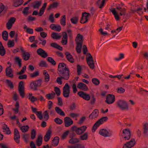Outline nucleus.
<instances>
[{
    "mask_svg": "<svg viewBox=\"0 0 148 148\" xmlns=\"http://www.w3.org/2000/svg\"><path fill=\"white\" fill-rule=\"evenodd\" d=\"M88 138V133L87 132H85L79 136V139L82 140H87Z\"/></svg>",
    "mask_w": 148,
    "mask_h": 148,
    "instance_id": "nucleus-37",
    "label": "nucleus"
},
{
    "mask_svg": "<svg viewBox=\"0 0 148 148\" xmlns=\"http://www.w3.org/2000/svg\"><path fill=\"white\" fill-rule=\"evenodd\" d=\"M20 50L21 51L22 53V55L23 59L25 61L28 60L30 56V55L29 52H25L22 47L20 48Z\"/></svg>",
    "mask_w": 148,
    "mask_h": 148,
    "instance_id": "nucleus-13",
    "label": "nucleus"
},
{
    "mask_svg": "<svg viewBox=\"0 0 148 148\" xmlns=\"http://www.w3.org/2000/svg\"><path fill=\"white\" fill-rule=\"evenodd\" d=\"M59 137L57 136L55 137L52 140V146L55 147L57 146L59 143Z\"/></svg>",
    "mask_w": 148,
    "mask_h": 148,
    "instance_id": "nucleus-27",
    "label": "nucleus"
},
{
    "mask_svg": "<svg viewBox=\"0 0 148 148\" xmlns=\"http://www.w3.org/2000/svg\"><path fill=\"white\" fill-rule=\"evenodd\" d=\"M54 122L57 124L61 125L63 123V121L58 118H55L54 120Z\"/></svg>",
    "mask_w": 148,
    "mask_h": 148,
    "instance_id": "nucleus-54",
    "label": "nucleus"
},
{
    "mask_svg": "<svg viewBox=\"0 0 148 148\" xmlns=\"http://www.w3.org/2000/svg\"><path fill=\"white\" fill-rule=\"evenodd\" d=\"M42 136L41 135L38 136L37 139L36 141V145L38 146H40L42 144Z\"/></svg>",
    "mask_w": 148,
    "mask_h": 148,
    "instance_id": "nucleus-25",
    "label": "nucleus"
},
{
    "mask_svg": "<svg viewBox=\"0 0 148 148\" xmlns=\"http://www.w3.org/2000/svg\"><path fill=\"white\" fill-rule=\"evenodd\" d=\"M77 46L76 48V50L78 53H80L81 51V49L82 47V42L83 41V36L80 34H77L76 39Z\"/></svg>",
    "mask_w": 148,
    "mask_h": 148,
    "instance_id": "nucleus-1",
    "label": "nucleus"
},
{
    "mask_svg": "<svg viewBox=\"0 0 148 148\" xmlns=\"http://www.w3.org/2000/svg\"><path fill=\"white\" fill-rule=\"evenodd\" d=\"M14 139L15 142L18 144L20 143V135L18 130L16 128L14 130Z\"/></svg>",
    "mask_w": 148,
    "mask_h": 148,
    "instance_id": "nucleus-12",
    "label": "nucleus"
},
{
    "mask_svg": "<svg viewBox=\"0 0 148 148\" xmlns=\"http://www.w3.org/2000/svg\"><path fill=\"white\" fill-rule=\"evenodd\" d=\"M54 91L55 92V94H56L57 96H59L60 95L61 91L60 89L59 88L55 87H54Z\"/></svg>",
    "mask_w": 148,
    "mask_h": 148,
    "instance_id": "nucleus-52",
    "label": "nucleus"
},
{
    "mask_svg": "<svg viewBox=\"0 0 148 148\" xmlns=\"http://www.w3.org/2000/svg\"><path fill=\"white\" fill-rule=\"evenodd\" d=\"M6 81L7 84L8 86L11 88L13 89L14 88V85L13 83L11 81L8 79H6Z\"/></svg>",
    "mask_w": 148,
    "mask_h": 148,
    "instance_id": "nucleus-51",
    "label": "nucleus"
},
{
    "mask_svg": "<svg viewBox=\"0 0 148 148\" xmlns=\"http://www.w3.org/2000/svg\"><path fill=\"white\" fill-rule=\"evenodd\" d=\"M122 133L124 135V138L125 140H128L130 138L131 132L129 129H126L123 130Z\"/></svg>",
    "mask_w": 148,
    "mask_h": 148,
    "instance_id": "nucleus-17",
    "label": "nucleus"
},
{
    "mask_svg": "<svg viewBox=\"0 0 148 148\" xmlns=\"http://www.w3.org/2000/svg\"><path fill=\"white\" fill-rule=\"evenodd\" d=\"M14 45V40H9L8 43V47H13Z\"/></svg>",
    "mask_w": 148,
    "mask_h": 148,
    "instance_id": "nucleus-57",
    "label": "nucleus"
},
{
    "mask_svg": "<svg viewBox=\"0 0 148 148\" xmlns=\"http://www.w3.org/2000/svg\"><path fill=\"white\" fill-rule=\"evenodd\" d=\"M127 143L129 145H130V146H132V147H134L136 143V142L135 141V139L134 138H132L130 141Z\"/></svg>",
    "mask_w": 148,
    "mask_h": 148,
    "instance_id": "nucleus-49",
    "label": "nucleus"
},
{
    "mask_svg": "<svg viewBox=\"0 0 148 148\" xmlns=\"http://www.w3.org/2000/svg\"><path fill=\"white\" fill-rule=\"evenodd\" d=\"M2 37L4 40L5 41L8 40V33L6 31H4L2 32Z\"/></svg>",
    "mask_w": 148,
    "mask_h": 148,
    "instance_id": "nucleus-41",
    "label": "nucleus"
},
{
    "mask_svg": "<svg viewBox=\"0 0 148 148\" xmlns=\"http://www.w3.org/2000/svg\"><path fill=\"white\" fill-rule=\"evenodd\" d=\"M124 54L123 53H120L119 54V57L118 58H115V60L117 61H119L121 60L124 58Z\"/></svg>",
    "mask_w": 148,
    "mask_h": 148,
    "instance_id": "nucleus-62",
    "label": "nucleus"
},
{
    "mask_svg": "<svg viewBox=\"0 0 148 148\" xmlns=\"http://www.w3.org/2000/svg\"><path fill=\"white\" fill-rule=\"evenodd\" d=\"M99 111L98 110L95 109L94 110L92 113L89 116V117L91 119L96 118L98 115Z\"/></svg>",
    "mask_w": 148,
    "mask_h": 148,
    "instance_id": "nucleus-22",
    "label": "nucleus"
},
{
    "mask_svg": "<svg viewBox=\"0 0 148 148\" xmlns=\"http://www.w3.org/2000/svg\"><path fill=\"white\" fill-rule=\"evenodd\" d=\"M111 11L114 15L115 19L117 21L119 20L120 18L119 15L117 14V12L116 11L115 9L114 8H113L112 10H111Z\"/></svg>",
    "mask_w": 148,
    "mask_h": 148,
    "instance_id": "nucleus-34",
    "label": "nucleus"
},
{
    "mask_svg": "<svg viewBox=\"0 0 148 148\" xmlns=\"http://www.w3.org/2000/svg\"><path fill=\"white\" fill-rule=\"evenodd\" d=\"M16 20V18L13 17H11L9 20L8 22L6 23V27L8 29H10Z\"/></svg>",
    "mask_w": 148,
    "mask_h": 148,
    "instance_id": "nucleus-16",
    "label": "nucleus"
},
{
    "mask_svg": "<svg viewBox=\"0 0 148 148\" xmlns=\"http://www.w3.org/2000/svg\"><path fill=\"white\" fill-rule=\"evenodd\" d=\"M42 2L40 1H36L34 2L33 5V7L34 8H37L38 9L40 6L41 5Z\"/></svg>",
    "mask_w": 148,
    "mask_h": 148,
    "instance_id": "nucleus-39",
    "label": "nucleus"
},
{
    "mask_svg": "<svg viewBox=\"0 0 148 148\" xmlns=\"http://www.w3.org/2000/svg\"><path fill=\"white\" fill-rule=\"evenodd\" d=\"M15 108H13L12 110L14 111L15 113L16 114L18 112L19 108V103L18 101L16 102L15 104Z\"/></svg>",
    "mask_w": 148,
    "mask_h": 148,
    "instance_id": "nucleus-36",
    "label": "nucleus"
},
{
    "mask_svg": "<svg viewBox=\"0 0 148 148\" xmlns=\"http://www.w3.org/2000/svg\"><path fill=\"white\" fill-rule=\"evenodd\" d=\"M43 74L45 75V82H48L49 80V75L47 72L45 70H44L43 72Z\"/></svg>",
    "mask_w": 148,
    "mask_h": 148,
    "instance_id": "nucleus-42",
    "label": "nucleus"
},
{
    "mask_svg": "<svg viewBox=\"0 0 148 148\" xmlns=\"http://www.w3.org/2000/svg\"><path fill=\"white\" fill-rule=\"evenodd\" d=\"M11 64L5 70L6 75L8 77L12 78L13 77V71L11 68Z\"/></svg>",
    "mask_w": 148,
    "mask_h": 148,
    "instance_id": "nucleus-18",
    "label": "nucleus"
},
{
    "mask_svg": "<svg viewBox=\"0 0 148 148\" xmlns=\"http://www.w3.org/2000/svg\"><path fill=\"white\" fill-rule=\"evenodd\" d=\"M117 92L119 93H123L125 92V89L122 87H118L117 89Z\"/></svg>",
    "mask_w": 148,
    "mask_h": 148,
    "instance_id": "nucleus-55",
    "label": "nucleus"
},
{
    "mask_svg": "<svg viewBox=\"0 0 148 148\" xmlns=\"http://www.w3.org/2000/svg\"><path fill=\"white\" fill-rule=\"evenodd\" d=\"M51 131L50 130H48L46 132V134L45 136L44 139L46 142H48L50 139L51 136Z\"/></svg>",
    "mask_w": 148,
    "mask_h": 148,
    "instance_id": "nucleus-24",
    "label": "nucleus"
},
{
    "mask_svg": "<svg viewBox=\"0 0 148 148\" xmlns=\"http://www.w3.org/2000/svg\"><path fill=\"white\" fill-rule=\"evenodd\" d=\"M143 134L145 136H147L148 132V123H146L143 125Z\"/></svg>",
    "mask_w": 148,
    "mask_h": 148,
    "instance_id": "nucleus-28",
    "label": "nucleus"
},
{
    "mask_svg": "<svg viewBox=\"0 0 148 148\" xmlns=\"http://www.w3.org/2000/svg\"><path fill=\"white\" fill-rule=\"evenodd\" d=\"M36 52L38 55L43 58H45L48 56L47 52L45 51L40 48L37 50Z\"/></svg>",
    "mask_w": 148,
    "mask_h": 148,
    "instance_id": "nucleus-15",
    "label": "nucleus"
},
{
    "mask_svg": "<svg viewBox=\"0 0 148 148\" xmlns=\"http://www.w3.org/2000/svg\"><path fill=\"white\" fill-rule=\"evenodd\" d=\"M78 20L79 18L77 16L73 17L70 19L71 23L73 24H77Z\"/></svg>",
    "mask_w": 148,
    "mask_h": 148,
    "instance_id": "nucleus-45",
    "label": "nucleus"
},
{
    "mask_svg": "<svg viewBox=\"0 0 148 148\" xmlns=\"http://www.w3.org/2000/svg\"><path fill=\"white\" fill-rule=\"evenodd\" d=\"M88 55H89V56L86 58L87 63L90 68L93 69L95 68V65L93 58L90 53H88Z\"/></svg>",
    "mask_w": 148,
    "mask_h": 148,
    "instance_id": "nucleus-8",
    "label": "nucleus"
},
{
    "mask_svg": "<svg viewBox=\"0 0 148 148\" xmlns=\"http://www.w3.org/2000/svg\"><path fill=\"white\" fill-rule=\"evenodd\" d=\"M68 148H85L84 145L81 144H77L74 145L68 146Z\"/></svg>",
    "mask_w": 148,
    "mask_h": 148,
    "instance_id": "nucleus-33",
    "label": "nucleus"
},
{
    "mask_svg": "<svg viewBox=\"0 0 148 148\" xmlns=\"http://www.w3.org/2000/svg\"><path fill=\"white\" fill-rule=\"evenodd\" d=\"M50 27L51 29L58 32H60L61 29V27L60 25H56L53 24H51L50 26Z\"/></svg>",
    "mask_w": 148,
    "mask_h": 148,
    "instance_id": "nucleus-23",
    "label": "nucleus"
},
{
    "mask_svg": "<svg viewBox=\"0 0 148 148\" xmlns=\"http://www.w3.org/2000/svg\"><path fill=\"white\" fill-rule=\"evenodd\" d=\"M77 94L80 97L82 98L85 100L89 101L90 99V95L82 91L79 92Z\"/></svg>",
    "mask_w": 148,
    "mask_h": 148,
    "instance_id": "nucleus-14",
    "label": "nucleus"
},
{
    "mask_svg": "<svg viewBox=\"0 0 148 148\" xmlns=\"http://www.w3.org/2000/svg\"><path fill=\"white\" fill-rule=\"evenodd\" d=\"M29 137V134H24L23 135V138L24 141L27 143L28 142V139Z\"/></svg>",
    "mask_w": 148,
    "mask_h": 148,
    "instance_id": "nucleus-47",
    "label": "nucleus"
},
{
    "mask_svg": "<svg viewBox=\"0 0 148 148\" xmlns=\"http://www.w3.org/2000/svg\"><path fill=\"white\" fill-rule=\"evenodd\" d=\"M65 54L67 60L69 62L71 63H73L74 62L75 60L69 52L66 51L65 53Z\"/></svg>",
    "mask_w": 148,
    "mask_h": 148,
    "instance_id": "nucleus-20",
    "label": "nucleus"
},
{
    "mask_svg": "<svg viewBox=\"0 0 148 148\" xmlns=\"http://www.w3.org/2000/svg\"><path fill=\"white\" fill-rule=\"evenodd\" d=\"M26 69V66H24L22 69H21V71L17 73V75H21L24 73Z\"/></svg>",
    "mask_w": 148,
    "mask_h": 148,
    "instance_id": "nucleus-60",
    "label": "nucleus"
},
{
    "mask_svg": "<svg viewBox=\"0 0 148 148\" xmlns=\"http://www.w3.org/2000/svg\"><path fill=\"white\" fill-rule=\"evenodd\" d=\"M62 79H63V78H62L61 76L58 77L56 80V82L60 85L62 84Z\"/></svg>",
    "mask_w": 148,
    "mask_h": 148,
    "instance_id": "nucleus-64",
    "label": "nucleus"
},
{
    "mask_svg": "<svg viewBox=\"0 0 148 148\" xmlns=\"http://www.w3.org/2000/svg\"><path fill=\"white\" fill-rule=\"evenodd\" d=\"M29 127L27 125H23L20 127V129L23 132H27L29 129Z\"/></svg>",
    "mask_w": 148,
    "mask_h": 148,
    "instance_id": "nucleus-44",
    "label": "nucleus"
},
{
    "mask_svg": "<svg viewBox=\"0 0 148 148\" xmlns=\"http://www.w3.org/2000/svg\"><path fill=\"white\" fill-rule=\"evenodd\" d=\"M61 24L63 26L66 25V16L65 15H63L61 17V18L60 20Z\"/></svg>",
    "mask_w": 148,
    "mask_h": 148,
    "instance_id": "nucleus-43",
    "label": "nucleus"
},
{
    "mask_svg": "<svg viewBox=\"0 0 148 148\" xmlns=\"http://www.w3.org/2000/svg\"><path fill=\"white\" fill-rule=\"evenodd\" d=\"M124 4L121 3V4H117L116 6V9L118 10H120L122 9V7H123L124 6Z\"/></svg>",
    "mask_w": 148,
    "mask_h": 148,
    "instance_id": "nucleus-59",
    "label": "nucleus"
},
{
    "mask_svg": "<svg viewBox=\"0 0 148 148\" xmlns=\"http://www.w3.org/2000/svg\"><path fill=\"white\" fill-rule=\"evenodd\" d=\"M66 69H68L69 68L68 67H66V64L63 63H59L58 68V71Z\"/></svg>",
    "mask_w": 148,
    "mask_h": 148,
    "instance_id": "nucleus-26",
    "label": "nucleus"
},
{
    "mask_svg": "<svg viewBox=\"0 0 148 148\" xmlns=\"http://www.w3.org/2000/svg\"><path fill=\"white\" fill-rule=\"evenodd\" d=\"M70 88L68 84L66 83L63 88V95L64 97L68 98L69 97Z\"/></svg>",
    "mask_w": 148,
    "mask_h": 148,
    "instance_id": "nucleus-7",
    "label": "nucleus"
},
{
    "mask_svg": "<svg viewBox=\"0 0 148 148\" xmlns=\"http://www.w3.org/2000/svg\"><path fill=\"white\" fill-rule=\"evenodd\" d=\"M92 83L96 85H98L99 83V80L97 79L96 78H94L92 79Z\"/></svg>",
    "mask_w": 148,
    "mask_h": 148,
    "instance_id": "nucleus-53",
    "label": "nucleus"
},
{
    "mask_svg": "<svg viewBox=\"0 0 148 148\" xmlns=\"http://www.w3.org/2000/svg\"><path fill=\"white\" fill-rule=\"evenodd\" d=\"M58 73L60 76L65 80H68L70 77V71L69 69H65L64 70L58 71Z\"/></svg>",
    "mask_w": 148,
    "mask_h": 148,
    "instance_id": "nucleus-5",
    "label": "nucleus"
},
{
    "mask_svg": "<svg viewBox=\"0 0 148 148\" xmlns=\"http://www.w3.org/2000/svg\"><path fill=\"white\" fill-rule=\"evenodd\" d=\"M64 122L65 126L69 127L73 123V120L70 117H66L64 118Z\"/></svg>",
    "mask_w": 148,
    "mask_h": 148,
    "instance_id": "nucleus-19",
    "label": "nucleus"
},
{
    "mask_svg": "<svg viewBox=\"0 0 148 148\" xmlns=\"http://www.w3.org/2000/svg\"><path fill=\"white\" fill-rule=\"evenodd\" d=\"M77 87L80 90H83L84 91H86L88 89L87 86L82 82H80L78 83L77 85Z\"/></svg>",
    "mask_w": 148,
    "mask_h": 148,
    "instance_id": "nucleus-21",
    "label": "nucleus"
},
{
    "mask_svg": "<svg viewBox=\"0 0 148 148\" xmlns=\"http://www.w3.org/2000/svg\"><path fill=\"white\" fill-rule=\"evenodd\" d=\"M36 135V132L35 130L33 129L32 130L31 133V138L32 140L35 138Z\"/></svg>",
    "mask_w": 148,
    "mask_h": 148,
    "instance_id": "nucleus-46",
    "label": "nucleus"
},
{
    "mask_svg": "<svg viewBox=\"0 0 148 148\" xmlns=\"http://www.w3.org/2000/svg\"><path fill=\"white\" fill-rule=\"evenodd\" d=\"M115 100V97L113 95L109 94L106 97V102L108 104H111L114 103Z\"/></svg>",
    "mask_w": 148,
    "mask_h": 148,
    "instance_id": "nucleus-10",
    "label": "nucleus"
},
{
    "mask_svg": "<svg viewBox=\"0 0 148 148\" xmlns=\"http://www.w3.org/2000/svg\"><path fill=\"white\" fill-rule=\"evenodd\" d=\"M116 106L122 110H127L129 109V105L125 100L119 99L116 102Z\"/></svg>",
    "mask_w": 148,
    "mask_h": 148,
    "instance_id": "nucleus-2",
    "label": "nucleus"
},
{
    "mask_svg": "<svg viewBox=\"0 0 148 148\" xmlns=\"http://www.w3.org/2000/svg\"><path fill=\"white\" fill-rule=\"evenodd\" d=\"M15 60L19 66L20 67L21 66L22 64L21 63V59L20 58L18 57H17L15 58Z\"/></svg>",
    "mask_w": 148,
    "mask_h": 148,
    "instance_id": "nucleus-56",
    "label": "nucleus"
},
{
    "mask_svg": "<svg viewBox=\"0 0 148 148\" xmlns=\"http://www.w3.org/2000/svg\"><path fill=\"white\" fill-rule=\"evenodd\" d=\"M18 90L22 98L25 97L24 83L23 81H20L18 84Z\"/></svg>",
    "mask_w": 148,
    "mask_h": 148,
    "instance_id": "nucleus-6",
    "label": "nucleus"
},
{
    "mask_svg": "<svg viewBox=\"0 0 148 148\" xmlns=\"http://www.w3.org/2000/svg\"><path fill=\"white\" fill-rule=\"evenodd\" d=\"M99 133L104 137H110L112 135V132L110 130L108 131L106 129H102L100 130Z\"/></svg>",
    "mask_w": 148,
    "mask_h": 148,
    "instance_id": "nucleus-9",
    "label": "nucleus"
},
{
    "mask_svg": "<svg viewBox=\"0 0 148 148\" xmlns=\"http://www.w3.org/2000/svg\"><path fill=\"white\" fill-rule=\"evenodd\" d=\"M108 119L107 116H104L100 119L94 125L92 128V131L95 132L97 129L104 122H106Z\"/></svg>",
    "mask_w": 148,
    "mask_h": 148,
    "instance_id": "nucleus-3",
    "label": "nucleus"
},
{
    "mask_svg": "<svg viewBox=\"0 0 148 148\" xmlns=\"http://www.w3.org/2000/svg\"><path fill=\"white\" fill-rule=\"evenodd\" d=\"M5 53V50L3 46H2L1 49H0V55L3 56Z\"/></svg>",
    "mask_w": 148,
    "mask_h": 148,
    "instance_id": "nucleus-63",
    "label": "nucleus"
},
{
    "mask_svg": "<svg viewBox=\"0 0 148 148\" xmlns=\"http://www.w3.org/2000/svg\"><path fill=\"white\" fill-rule=\"evenodd\" d=\"M75 135V134L74 133H73L70 135L69 137L70 139L69 141V143L72 144H74L79 142V140L78 138H74Z\"/></svg>",
    "mask_w": 148,
    "mask_h": 148,
    "instance_id": "nucleus-11",
    "label": "nucleus"
},
{
    "mask_svg": "<svg viewBox=\"0 0 148 148\" xmlns=\"http://www.w3.org/2000/svg\"><path fill=\"white\" fill-rule=\"evenodd\" d=\"M87 127L85 125L77 127L76 126H73L71 128V131H75L78 135H80L82 134L86 130Z\"/></svg>",
    "mask_w": 148,
    "mask_h": 148,
    "instance_id": "nucleus-4",
    "label": "nucleus"
},
{
    "mask_svg": "<svg viewBox=\"0 0 148 148\" xmlns=\"http://www.w3.org/2000/svg\"><path fill=\"white\" fill-rule=\"evenodd\" d=\"M56 95L55 93L52 91L51 93L47 94L46 95V98L50 100L53 99Z\"/></svg>",
    "mask_w": 148,
    "mask_h": 148,
    "instance_id": "nucleus-31",
    "label": "nucleus"
},
{
    "mask_svg": "<svg viewBox=\"0 0 148 148\" xmlns=\"http://www.w3.org/2000/svg\"><path fill=\"white\" fill-rule=\"evenodd\" d=\"M47 61L51 63L52 65L55 66L56 65V62L52 58L48 57L47 58Z\"/></svg>",
    "mask_w": 148,
    "mask_h": 148,
    "instance_id": "nucleus-48",
    "label": "nucleus"
},
{
    "mask_svg": "<svg viewBox=\"0 0 148 148\" xmlns=\"http://www.w3.org/2000/svg\"><path fill=\"white\" fill-rule=\"evenodd\" d=\"M30 87L31 89H32L34 90H37L38 86H37L36 83L34 81L32 82L30 84Z\"/></svg>",
    "mask_w": 148,
    "mask_h": 148,
    "instance_id": "nucleus-32",
    "label": "nucleus"
},
{
    "mask_svg": "<svg viewBox=\"0 0 148 148\" xmlns=\"http://www.w3.org/2000/svg\"><path fill=\"white\" fill-rule=\"evenodd\" d=\"M40 67H46L47 66L46 62L45 61H41L39 64Z\"/></svg>",
    "mask_w": 148,
    "mask_h": 148,
    "instance_id": "nucleus-61",
    "label": "nucleus"
},
{
    "mask_svg": "<svg viewBox=\"0 0 148 148\" xmlns=\"http://www.w3.org/2000/svg\"><path fill=\"white\" fill-rule=\"evenodd\" d=\"M23 2V0H19L16 1L13 3V6L15 7H17L21 5Z\"/></svg>",
    "mask_w": 148,
    "mask_h": 148,
    "instance_id": "nucleus-38",
    "label": "nucleus"
},
{
    "mask_svg": "<svg viewBox=\"0 0 148 148\" xmlns=\"http://www.w3.org/2000/svg\"><path fill=\"white\" fill-rule=\"evenodd\" d=\"M59 3L57 2H54L53 3L49 5V7L47 8V10L49 11L51 10V9L56 8L59 5Z\"/></svg>",
    "mask_w": 148,
    "mask_h": 148,
    "instance_id": "nucleus-30",
    "label": "nucleus"
},
{
    "mask_svg": "<svg viewBox=\"0 0 148 148\" xmlns=\"http://www.w3.org/2000/svg\"><path fill=\"white\" fill-rule=\"evenodd\" d=\"M30 77L33 78L39 75V72L38 71H35L33 73L30 74Z\"/></svg>",
    "mask_w": 148,
    "mask_h": 148,
    "instance_id": "nucleus-58",
    "label": "nucleus"
},
{
    "mask_svg": "<svg viewBox=\"0 0 148 148\" xmlns=\"http://www.w3.org/2000/svg\"><path fill=\"white\" fill-rule=\"evenodd\" d=\"M143 10V8H138L137 10H131V11L133 13H134L135 12H137V13L141 15V14H143V12L141 10Z\"/></svg>",
    "mask_w": 148,
    "mask_h": 148,
    "instance_id": "nucleus-40",
    "label": "nucleus"
},
{
    "mask_svg": "<svg viewBox=\"0 0 148 148\" xmlns=\"http://www.w3.org/2000/svg\"><path fill=\"white\" fill-rule=\"evenodd\" d=\"M51 37L53 39L58 40L60 38L61 36L59 35L58 33L53 32L51 34Z\"/></svg>",
    "mask_w": 148,
    "mask_h": 148,
    "instance_id": "nucleus-35",
    "label": "nucleus"
},
{
    "mask_svg": "<svg viewBox=\"0 0 148 148\" xmlns=\"http://www.w3.org/2000/svg\"><path fill=\"white\" fill-rule=\"evenodd\" d=\"M55 111L60 115L64 116L65 115L64 112L59 107H56L55 108Z\"/></svg>",
    "mask_w": 148,
    "mask_h": 148,
    "instance_id": "nucleus-29",
    "label": "nucleus"
},
{
    "mask_svg": "<svg viewBox=\"0 0 148 148\" xmlns=\"http://www.w3.org/2000/svg\"><path fill=\"white\" fill-rule=\"evenodd\" d=\"M43 118L45 121H47L49 118V115L47 110L45 111L43 113Z\"/></svg>",
    "mask_w": 148,
    "mask_h": 148,
    "instance_id": "nucleus-50",
    "label": "nucleus"
}]
</instances>
